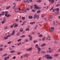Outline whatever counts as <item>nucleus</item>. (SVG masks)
<instances>
[{
    "label": "nucleus",
    "mask_w": 60,
    "mask_h": 60,
    "mask_svg": "<svg viewBox=\"0 0 60 60\" xmlns=\"http://www.w3.org/2000/svg\"><path fill=\"white\" fill-rule=\"evenodd\" d=\"M49 55H45V57H46L47 59H51L53 58V57L51 56H49Z\"/></svg>",
    "instance_id": "f257e3e1"
},
{
    "label": "nucleus",
    "mask_w": 60,
    "mask_h": 60,
    "mask_svg": "<svg viewBox=\"0 0 60 60\" xmlns=\"http://www.w3.org/2000/svg\"><path fill=\"white\" fill-rule=\"evenodd\" d=\"M14 24V25H15L14 26V27L15 28L16 27H17L18 26H19V25H18V24H16V23H15Z\"/></svg>",
    "instance_id": "f03ea898"
},
{
    "label": "nucleus",
    "mask_w": 60,
    "mask_h": 60,
    "mask_svg": "<svg viewBox=\"0 0 60 60\" xmlns=\"http://www.w3.org/2000/svg\"><path fill=\"white\" fill-rule=\"evenodd\" d=\"M59 13V11H56L55 13L56 15H57Z\"/></svg>",
    "instance_id": "7ed1b4c3"
},
{
    "label": "nucleus",
    "mask_w": 60,
    "mask_h": 60,
    "mask_svg": "<svg viewBox=\"0 0 60 60\" xmlns=\"http://www.w3.org/2000/svg\"><path fill=\"white\" fill-rule=\"evenodd\" d=\"M32 49V48H30L28 49H27L26 50L27 51H30V50H31Z\"/></svg>",
    "instance_id": "20e7f679"
},
{
    "label": "nucleus",
    "mask_w": 60,
    "mask_h": 60,
    "mask_svg": "<svg viewBox=\"0 0 60 60\" xmlns=\"http://www.w3.org/2000/svg\"><path fill=\"white\" fill-rule=\"evenodd\" d=\"M20 33H21L20 32H18L16 34L17 36H19V35L20 34Z\"/></svg>",
    "instance_id": "39448f33"
},
{
    "label": "nucleus",
    "mask_w": 60,
    "mask_h": 60,
    "mask_svg": "<svg viewBox=\"0 0 60 60\" xmlns=\"http://www.w3.org/2000/svg\"><path fill=\"white\" fill-rule=\"evenodd\" d=\"M30 24H31V25H33V24H35V22H30Z\"/></svg>",
    "instance_id": "423d86ee"
},
{
    "label": "nucleus",
    "mask_w": 60,
    "mask_h": 60,
    "mask_svg": "<svg viewBox=\"0 0 60 60\" xmlns=\"http://www.w3.org/2000/svg\"><path fill=\"white\" fill-rule=\"evenodd\" d=\"M28 18L30 19H32L33 18V17L32 16H30L28 17Z\"/></svg>",
    "instance_id": "0eeeda50"
},
{
    "label": "nucleus",
    "mask_w": 60,
    "mask_h": 60,
    "mask_svg": "<svg viewBox=\"0 0 60 60\" xmlns=\"http://www.w3.org/2000/svg\"><path fill=\"white\" fill-rule=\"evenodd\" d=\"M55 11H59V8H57L55 9Z\"/></svg>",
    "instance_id": "6e6552de"
},
{
    "label": "nucleus",
    "mask_w": 60,
    "mask_h": 60,
    "mask_svg": "<svg viewBox=\"0 0 60 60\" xmlns=\"http://www.w3.org/2000/svg\"><path fill=\"white\" fill-rule=\"evenodd\" d=\"M4 38H3V40H6V39H8V37H5V36H4Z\"/></svg>",
    "instance_id": "1a4fd4ad"
},
{
    "label": "nucleus",
    "mask_w": 60,
    "mask_h": 60,
    "mask_svg": "<svg viewBox=\"0 0 60 60\" xmlns=\"http://www.w3.org/2000/svg\"><path fill=\"white\" fill-rule=\"evenodd\" d=\"M10 7H11L10 6H8V7H7L6 8V9H7V10H8L9 9H10Z\"/></svg>",
    "instance_id": "9d476101"
},
{
    "label": "nucleus",
    "mask_w": 60,
    "mask_h": 60,
    "mask_svg": "<svg viewBox=\"0 0 60 60\" xmlns=\"http://www.w3.org/2000/svg\"><path fill=\"white\" fill-rule=\"evenodd\" d=\"M49 31L50 32H53V30H52V29H50L49 30Z\"/></svg>",
    "instance_id": "9b49d317"
},
{
    "label": "nucleus",
    "mask_w": 60,
    "mask_h": 60,
    "mask_svg": "<svg viewBox=\"0 0 60 60\" xmlns=\"http://www.w3.org/2000/svg\"><path fill=\"white\" fill-rule=\"evenodd\" d=\"M15 52V51H14V50H12L11 51V53H14Z\"/></svg>",
    "instance_id": "f8f14e48"
},
{
    "label": "nucleus",
    "mask_w": 60,
    "mask_h": 60,
    "mask_svg": "<svg viewBox=\"0 0 60 60\" xmlns=\"http://www.w3.org/2000/svg\"><path fill=\"white\" fill-rule=\"evenodd\" d=\"M37 17V15H34L33 17V19H36V18Z\"/></svg>",
    "instance_id": "ddd939ff"
},
{
    "label": "nucleus",
    "mask_w": 60,
    "mask_h": 60,
    "mask_svg": "<svg viewBox=\"0 0 60 60\" xmlns=\"http://www.w3.org/2000/svg\"><path fill=\"white\" fill-rule=\"evenodd\" d=\"M43 36V35L41 34L39 35V37H42Z\"/></svg>",
    "instance_id": "4468645a"
},
{
    "label": "nucleus",
    "mask_w": 60,
    "mask_h": 60,
    "mask_svg": "<svg viewBox=\"0 0 60 60\" xmlns=\"http://www.w3.org/2000/svg\"><path fill=\"white\" fill-rule=\"evenodd\" d=\"M18 9L16 8V9H15V11L16 12H18Z\"/></svg>",
    "instance_id": "2eb2a0df"
},
{
    "label": "nucleus",
    "mask_w": 60,
    "mask_h": 60,
    "mask_svg": "<svg viewBox=\"0 0 60 60\" xmlns=\"http://www.w3.org/2000/svg\"><path fill=\"white\" fill-rule=\"evenodd\" d=\"M41 2V0H37V2L38 3H40Z\"/></svg>",
    "instance_id": "dca6fc26"
},
{
    "label": "nucleus",
    "mask_w": 60,
    "mask_h": 60,
    "mask_svg": "<svg viewBox=\"0 0 60 60\" xmlns=\"http://www.w3.org/2000/svg\"><path fill=\"white\" fill-rule=\"evenodd\" d=\"M26 11H27V10H25L23 11V13H25L26 12Z\"/></svg>",
    "instance_id": "f3484780"
},
{
    "label": "nucleus",
    "mask_w": 60,
    "mask_h": 60,
    "mask_svg": "<svg viewBox=\"0 0 60 60\" xmlns=\"http://www.w3.org/2000/svg\"><path fill=\"white\" fill-rule=\"evenodd\" d=\"M37 41H37L34 40V41L33 42H34V43H36V42H37Z\"/></svg>",
    "instance_id": "a211bd4d"
},
{
    "label": "nucleus",
    "mask_w": 60,
    "mask_h": 60,
    "mask_svg": "<svg viewBox=\"0 0 60 60\" xmlns=\"http://www.w3.org/2000/svg\"><path fill=\"white\" fill-rule=\"evenodd\" d=\"M40 12H41V10H38L37 12V13L38 14Z\"/></svg>",
    "instance_id": "6ab92c4d"
},
{
    "label": "nucleus",
    "mask_w": 60,
    "mask_h": 60,
    "mask_svg": "<svg viewBox=\"0 0 60 60\" xmlns=\"http://www.w3.org/2000/svg\"><path fill=\"white\" fill-rule=\"evenodd\" d=\"M46 45L45 44H43L41 46L42 47H44V46H45Z\"/></svg>",
    "instance_id": "aec40b11"
},
{
    "label": "nucleus",
    "mask_w": 60,
    "mask_h": 60,
    "mask_svg": "<svg viewBox=\"0 0 60 60\" xmlns=\"http://www.w3.org/2000/svg\"><path fill=\"white\" fill-rule=\"evenodd\" d=\"M29 56L28 55V54H27L25 55L24 56V57H27V56Z\"/></svg>",
    "instance_id": "412c9836"
},
{
    "label": "nucleus",
    "mask_w": 60,
    "mask_h": 60,
    "mask_svg": "<svg viewBox=\"0 0 60 60\" xmlns=\"http://www.w3.org/2000/svg\"><path fill=\"white\" fill-rule=\"evenodd\" d=\"M53 18V16H51L49 17V19H52Z\"/></svg>",
    "instance_id": "4be33fe9"
},
{
    "label": "nucleus",
    "mask_w": 60,
    "mask_h": 60,
    "mask_svg": "<svg viewBox=\"0 0 60 60\" xmlns=\"http://www.w3.org/2000/svg\"><path fill=\"white\" fill-rule=\"evenodd\" d=\"M54 2H55V0H52L51 1V4H53V3H54Z\"/></svg>",
    "instance_id": "5701e85b"
},
{
    "label": "nucleus",
    "mask_w": 60,
    "mask_h": 60,
    "mask_svg": "<svg viewBox=\"0 0 60 60\" xmlns=\"http://www.w3.org/2000/svg\"><path fill=\"white\" fill-rule=\"evenodd\" d=\"M23 28H21L20 29V32H22L23 31Z\"/></svg>",
    "instance_id": "b1692460"
},
{
    "label": "nucleus",
    "mask_w": 60,
    "mask_h": 60,
    "mask_svg": "<svg viewBox=\"0 0 60 60\" xmlns=\"http://www.w3.org/2000/svg\"><path fill=\"white\" fill-rule=\"evenodd\" d=\"M22 53V52H18L17 53V55H20V54H21Z\"/></svg>",
    "instance_id": "393cba45"
},
{
    "label": "nucleus",
    "mask_w": 60,
    "mask_h": 60,
    "mask_svg": "<svg viewBox=\"0 0 60 60\" xmlns=\"http://www.w3.org/2000/svg\"><path fill=\"white\" fill-rule=\"evenodd\" d=\"M25 37V35H22L20 36L21 38H23V37Z\"/></svg>",
    "instance_id": "a878e982"
},
{
    "label": "nucleus",
    "mask_w": 60,
    "mask_h": 60,
    "mask_svg": "<svg viewBox=\"0 0 60 60\" xmlns=\"http://www.w3.org/2000/svg\"><path fill=\"white\" fill-rule=\"evenodd\" d=\"M4 12H3L1 13V15H4Z\"/></svg>",
    "instance_id": "bb28decb"
},
{
    "label": "nucleus",
    "mask_w": 60,
    "mask_h": 60,
    "mask_svg": "<svg viewBox=\"0 0 60 60\" xmlns=\"http://www.w3.org/2000/svg\"><path fill=\"white\" fill-rule=\"evenodd\" d=\"M38 5L36 6L34 8V9H37V7H38Z\"/></svg>",
    "instance_id": "cd10ccee"
},
{
    "label": "nucleus",
    "mask_w": 60,
    "mask_h": 60,
    "mask_svg": "<svg viewBox=\"0 0 60 60\" xmlns=\"http://www.w3.org/2000/svg\"><path fill=\"white\" fill-rule=\"evenodd\" d=\"M41 8V7H38L37 8V9L38 10L40 9Z\"/></svg>",
    "instance_id": "c85d7f7f"
},
{
    "label": "nucleus",
    "mask_w": 60,
    "mask_h": 60,
    "mask_svg": "<svg viewBox=\"0 0 60 60\" xmlns=\"http://www.w3.org/2000/svg\"><path fill=\"white\" fill-rule=\"evenodd\" d=\"M46 39V37H44L42 39V41H44Z\"/></svg>",
    "instance_id": "c756f323"
},
{
    "label": "nucleus",
    "mask_w": 60,
    "mask_h": 60,
    "mask_svg": "<svg viewBox=\"0 0 60 60\" xmlns=\"http://www.w3.org/2000/svg\"><path fill=\"white\" fill-rule=\"evenodd\" d=\"M39 15H38L37 16V19H39Z\"/></svg>",
    "instance_id": "7c9ffc66"
},
{
    "label": "nucleus",
    "mask_w": 60,
    "mask_h": 60,
    "mask_svg": "<svg viewBox=\"0 0 60 60\" xmlns=\"http://www.w3.org/2000/svg\"><path fill=\"white\" fill-rule=\"evenodd\" d=\"M21 41V39H20L18 40V42H19V41Z\"/></svg>",
    "instance_id": "2f4dec72"
},
{
    "label": "nucleus",
    "mask_w": 60,
    "mask_h": 60,
    "mask_svg": "<svg viewBox=\"0 0 60 60\" xmlns=\"http://www.w3.org/2000/svg\"><path fill=\"white\" fill-rule=\"evenodd\" d=\"M6 36L7 37H10L11 36V35H8Z\"/></svg>",
    "instance_id": "473e14b6"
},
{
    "label": "nucleus",
    "mask_w": 60,
    "mask_h": 60,
    "mask_svg": "<svg viewBox=\"0 0 60 60\" xmlns=\"http://www.w3.org/2000/svg\"><path fill=\"white\" fill-rule=\"evenodd\" d=\"M7 28H8V26H7L5 27L4 29H7Z\"/></svg>",
    "instance_id": "72a5a7b5"
},
{
    "label": "nucleus",
    "mask_w": 60,
    "mask_h": 60,
    "mask_svg": "<svg viewBox=\"0 0 60 60\" xmlns=\"http://www.w3.org/2000/svg\"><path fill=\"white\" fill-rule=\"evenodd\" d=\"M10 16H11V15L10 14H8L7 15V16H6V17H10Z\"/></svg>",
    "instance_id": "f704fd0d"
},
{
    "label": "nucleus",
    "mask_w": 60,
    "mask_h": 60,
    "mask_svg": "<svg viewBox=\"0 0 60 60\" xmlns=\"http://www.w3.org/2000/svg\"><path fill=\"white\" fill-rule=\"evenodd\" d=\"M7 56V53L5 54L4 55V56Z\"/></svg>",
    "instance_id": "c9c22d12"
},
{
    "label": "nucleus",
    "mask_w": 60,
    "mask_h": 60,
    "mask_svg": "<svg viewBox=\"0 0 60 60\" xmlns=\"http://www.w3.org/2000/svg\"><path fill=\"white\" fill-rule=\"evenodd\" d=\"M38 51H40L41 50V48H40L39 47L38 49Z\"/></svg>",
    "instance_id": "e433bc0d"
},
{
    "label": "nucleus",
    "mask_w": 60,
    "mask_h": 60,
    "mask_svg": "<svg viewBox=\"0 0 60 60\" xmlns=\"http://www.w3.org/2000/svg\"><path fill=\"white\" fill-rule=\"evenodd\" d=\"M55 11V8L53 9L52 10V12H54Z\"/></svg>",
    "instance_id": "4c0bfd02"
},
{
    "label": "nucleus",
    "mask_w": 60,
    "mask_h": 60,
    "mask_svg": "<svg viewBox=\"0 0 60 60\" xmlns=\"http://www.w3.org/2000/svg\"><path fill=\"white\" fill-rule=\"evenodd\" d=\"M60 6V4H57L56 5V7H58V6Z\"/></svg>",
    "instance_id": "58836bf2"
},
{
    "label": "nucleus",
    "mask_w": 60,
    "mask_h": 60,
    "mask_svg": "<svg viewBox=\"0 0 60 60\" xmlns=\"http://www.w3.org/2000/svg\"><path fill=\"white\" fill-rule=\"evenodd\" d=\"M25 19V17H22V19Z\"/></svg>",
    "instance_id": "ea45409f"
},
{
    "label": "nucleus",
    "mask_w": 60,
    "mask_h": 60,
    "mask_svg": "<svg viewBox=\"0 0 60 60\" xmlns=\"http://www.w3.org/2000/svg\"><path fill=\"white\" fill-rule=\"evenodd\" d=\"M29 30V28H27L26 30V31H28Z\"/></svg>",
    "instance_id": "a19ab883"
},
{
    "label": "nucleus",
    "mask_w": 60,
    "mask_h": 60,
    "mask_svg": "<svg viewBox=\"0 0 60 60\" xmlns=\"http://www.w3.org/2000/svg\"><path fill=\"white\" fill-rule=\"evenodd\" d=\"M58 54H56L55 55V56H56H56H58Z\"/></svg>",
    "instance_id": "79ce46f5"
},
{
    "label": "nucleus",
    "mask_w": 60,
    "mask_h": 60,
    "mask_svg": "<svg viewBox=\"0 0 60 60\" xmlns=\"http://www.w3.org/2000/svg\"><path fill=\"white\" fill-rule=\"evenodd\" d=\"M32 11L33 12H35V10H34L33 9L32 10Z\"/></svg>",
    "instance_id": "37998d69"
},
{
    "label": "nucleus",
    "mask_w": 60,
    "mask_h": 60,
    "mask_svg": "<svg viewBox=\"0 0 60 60\" xmlns=\"http://www.w3.org/2000/svg\"><path fill=\"white\" fill-rule=\"evenodd\" d=\"M29 37L30 38H32V36L30 35H29Z\"/></svg>",
    "instance_id": "c03bdc74"
},
{
    "label": "nucleus",
    "mask_w": 60,
    "mask_h": 60,
    "mask_svg": "<svg viewBox=\"0 0 60 60\" xmlns=\"http://www.w3.org/2000/svg\"><path fill=\"white\" fill-rule=\"evenodd\" d=\"M26 2H27V3H29V0H26Z\"/></svg>",
    "instance_id": "a18cd8bd"
},
{
    "label": "nucleus",
    "mask_w": 60,
    "mask_h": 60,
    "mask_svg": "<svg viewBox=\"0 0 60 60\" xmlns=\"http://www.w3.org/2000/svg\"><path fill=\"white\" fill-rule=\"evenodd\" d=\"M11 43V41H9L8 43V44H9Z\"/></svg>",
    "instance_id": "49530a36"
},
{
    "label": "nucleus",
    "mask_w": 60,
    "mask_h": 60,
    "mask_svg": "<svg viewBox=\"0 0 60 60\" xmlns=\"http://www.w3.org/2000/svg\"><path fill=\"white\" fill-rule=\"evenodd\" d=\"M54 43H55V44H56V43H57V41H55L54 42Z\"/></svg>",
    "instance_id": "de8ad7c7"
},
{
    "label": "nucleus",
    "mask_w": 60,
    "mask_h": 60,
    "mask_svg": "<svg viewBox=\"0 0 60 60\" xmlns=\"http://www.w3.org/2000/svg\"><path fill=\"white\" fill-rule=\"evenodd\" d=\"M53 25L54 26H55V21H53Z\"/></svg>",
    "instance_id": "09e8293b"
},
{
    "label": "nucleus",
    "mask_w": 60,
    "mask_h": 60,
    "mask_svg": "<svg viewBox=\"0 0 60 60\" xmlns=\"http://www.w3.org/2000/svg\"><path fill=\"white\" fill-rule=\"evenodd\" d=\"M52 51H53V50H50L49 51V53H51V52Z\"/></svg>",
    "instance_id": "8fccbe9b"
},
{
    "label": "nucleus",
    "mask_w": 60,
    "mask_h": 60,
    "mask_svg": "<svg viewBox=\"0 0 60 60\" xmlns=\"http://www.w3.org/2000/svg\"><path fill=\"white\" fill-rule=\"evenodd\" d=\"M25 41L26 42L28 41V39H26L25 40Z\"/></svg>",
    "instance_id": "3c124183"
},
{
    "label": "nucleus",
    "mask_w": 60,
    "mask_h": 60,
    "mask_svg": "<svg viewBox=\"0 0 60 60\" xmlns=\"http://www.w3.org/2000/svg\"><path fill=\"white\" fill-rule=\"evenodd\" d=\"M4 22H5V21H4L2 22V24H4Z\"/></svg>",
    "instance_id": "603ef678"
},
{
    "label": "nucleus",
    "mask_w": 60,
    "mask_h": 60,
    "mask_svg": "<svg viewBox=\"0 0 60 60\" xmlns=\"http://www.w3.org/2000/svg\"><path fill=\"white\" fill-rule=\"evenodd\" d=\"M24 25H25V23L23 22L22 24L21 25H22V26H23Z\"/></svg>",
    "instance_id": "864d4df0"
},
{
    "label": "nucleus",
    "mask_w": 60,
    "mask_h": 60,
    "mask_svg": "<svg viewBox=\"0 0 60 60\" xmlns=\"http://www.w3.org/2000/svg\"><path fill=\"white\" fill-rule=\"evenodd\" d=\"M3 46V45H0V47H2Z\"/></svg>",
    "instance_id": "5fc2aeb1"
},
{
    "label": "nucleus",
    "mask_w": 60,
    "mask_h": 60,
    "mask_svg": "<svg viewBox=\"0 0 60 60\" xmlns=\"http://www.w3.org/2000/svg\"><path fill=\"white\" fill-rule=\"evenodd\" d=\"M53 8H54V7H53L52 8H51V9L50 10V11H51V10H52V9H53Z\"/></svg>",
    "instance_id": "6e6d98bb"
},
{
    "label": "nucleus",
    "mask_w": 60,
    "mask_h": 60,
    "mask_svg": "<svg viewBox=\"0 0 60 60\" xmlns=\"http://www.w3.org/2000/svg\"><path fill=\"white\" fill-rule=\"evenodd\" d=\"M11 28H13V25H12L11 26Z\"/></svg>",
    "instance_id": "4d7b16f0"
},
{
    "label": "nucleus",
    "mask_w": 60,
    "mask_h": 60,
    "mask_svg": "<svg viewBox=\"0 0 60 60\" xmlns=\"http://www.w3.org/2000/svg\"><path fill=\"white\" fill-rule=\"evenodd\" d=\"M48 37L50 39V36H49V35H48Z\"/></svg>",
    "instance_id": "13d9d810"
},
{
    "label": "nucleus",
    "mask_w": 60,
    "mask_h": 60,
    "mask_svg": "<svg viewBox=\"0 0 60 60\" xmlns=\"http://www.w3.org/2000/svg\"><path fill=\"white\" fill-rule=\"evenodd\" d=\"M15 58H16V57L15 56H14L13 57V59H15Z\"/></svg>",
    "instance_id": "bf43d9fd"
},
{
    "label": "nucleus",
    "mask_w": 60,
    "mask_h": 60,
    "mask_svg": "<svg viewBox=\"0 0 60 60\" xmlns=\"http://www.w3.org/2000/svg\"><path fill=\"white\" fill-rule=\"evenodd\" d=\"M36 48H37V49H38L39 48V46H36Z\"/></svg>",
    "instance_id": "052dcab7"
},
{
    "label": "nucleus",
    "mask_w": 60,
    "mask_h": 60,
    "mask_svg": "<svg viewBox=\"0 0 60 60\" xmlns=\"http://www.w3.org/2000/svg\"><path fill=\"white\" fill-rule=\"evenodd\" d=\"M3 50V48H1L0 49V51H2Z\"/></svg>",
    "instance_id": "680f3d73"
},
{
    "label": "nucleus",
    "mask_w": 60,
    "mask_h": 60,
    "mask_svg": "<svg viewBox=\"0 0 60 60\" xmlns=\"http://www.w3.org/2000/svg\"><path fill=\"white\" fill-rule=\"evenodd\" d=\"M30 8H31V9H32L33 8V7L32 6H31Z\"/></svg>",
    "instance_id": "e2e57ef3"
},
{
    "label": "nucleus",
    "mask_w": 60,
    "mask_h": 60,
    "mask_svg": "<svg viewBox=\"0 0 60 60\" xmlns=\"http://www.w3.org/2000/svg\"><path fill=\"white\" fill-rule=\"evenodd\" d=\"M51 29H52V30H54V27H52L51 28Z\"/></svg>",
    "instance_id": "0e129e2a"
},
{
    "label": "nucleus",
    "mask_w": 60,
    "mask_h": 60,
    "mask_svg": "<svg viewBox=\"0 0 60 60\" xmlns=\"http://www.w3.org/2000/svg\"><path fill=\"white\" fill-rule=\"evenodd\" d=\"M41 57H40V58H39L38 59V60H41Z\"/></svg>",
    "instance_id": "69168bd1"
},
{
    "label": "nucleus",
    "mask_w": 60,
    "mask_h": 60,
    "mask_svg": "<svg viewBox=\"0 0 60 60\" xmlns=\"http://www.w3.org/2000/svg\"><path fill=\"white\" fill-rule=\"evenodd\" d=\"M14 34H15V33L13 32L12 34V35H14Z\"/></svg>",
    "instance_id": "338daca9"
},
{
    "label": "nucleus",
    "mask_w": 60,
    "mask_h": 60,
    "mask_svg": "<svg viewBox=\"0 0 60 60\" xmlns=\"http://www.w3.org/2000/svg\"><path fill=\"white\" fill-rule=\"evenodd\" d=\"M44 17V15H42L41 16V17H42V18H43Z\"/></svg>",
    "instance_id": "774afa93"
}]
</instances>
